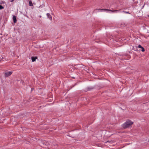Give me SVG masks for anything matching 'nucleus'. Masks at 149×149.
I'll use <instances>...</instances> for the list:
<instances>
[{
	"label": "nucleus",
	"instance_id": "f257e3e1",
	"mask_svg": "<svg viewBox=\"0 0 149 149\" xmlns=\"http://www.w3.org/2000/svg\"><path fill=\"white\" fill-rule=\"evenodd\" d=\"M133 124V123L131 120H128L123 124V127L124 128H126L131 126Z\"/></svg>",
	"mask_w": 149,
	"mask_h": 149
},
{
	"label": "nucleus",
	"instance_id": "f03ea898",
	"mask_svg": "<svg viewBox=\"0 0 149 149\" xmlns=\"http://www.w3.org/2000/svg\"><path fill=\"white\" fill-rule=\"evenodd\" d=\"M97 10H100L99 11H100V12L102 11L103 10H107L111 11H112L113 12H114L115 13H118V12L120 11V10H111L106 9H97Z\"/></svg>",
	"mask_w": 149,
	"mask_h": 149
},
{
	"label": "nucleus",
	"instance_id": "7ed1b4c3",
	"mask_svg": "<svg viewBox=\"0 0 149 149\" xmlns=\"http://www.w3.org/2000/svg\"><path fill=\"white\" fill-rule=\"evenodd\" d=\"M13 72L12 71H6L4 72L5 76L7 77H8L9 76H10L13 73Z\"/></svg>",
	"mask_w": 149,
	"mask_h": 149
},
{
	"label": "nucleus",
	"instance_id": "20e7f679",
	"mask_svg": "<svg viewBox=\"0 0 149 149\" xmlns=\"http://www.w3.org/2000/svg\"><path fill=\"white\" fill-rule=\"evenodd\" d=\"M47 15L50 20H51L52 19V17L49 13H47Z\"/></svg>",
	"mask_w": 149,
	"mask_h": 149
},
{
	"label": "nucleus",
	"instance_id": "39448f33",
	"mask_svg": "<svg viewBox=\"0 0 149 149\" xmlns=\"http://www.w3.org/2000/svg\"><path fill=\"white\" fill-rule=\"evenodd\" d=\"M13 22L14 23H16L17 22V19L15 16H13Z\"/></svg>",
	"mask_w": 149,
	"mask_h": 149
},
{
	"label": "nucleus",
	"instance_id": "423d86ee",
	"mask_svg": "<svg viewBox=\"0 0 149 149\" xmlns=\"http://www.w3.org/2000/svg\"><path fill=\"white\" fill-rule=\"evenodd\" d=\"M37 58V57H31L32 61V62H34L35 61L36 59Z\"/></svg>",
	"mask_w": 149,
	"mask_h": 149
},
{
	"label": "nucleus",
	"instance_id": "0eeeda50",
	"mask_svg": "<svg viewBox=\"0 0 149 149\" xmlns=\"http://www.w3.org/2000/svg\"><path fill=\"white\" fill-rule=\"evenodd\" d=\"M29 6H33L32 3L31 1H29Z\"/></svg>",
	"mask_w": 149,
	"mask_h": 149
},
{
	"label": "nucleus",
	"instance_id": "6e6552de",
	"mask_svg": "<svg viewBox=\"0 0 149 149\" xmlns=\"http://www.w3.org/2000/svg\"><path fill=\"white\" fill-rule=\"evenodd\" d=\"M4 8L2 6L0 5V10H2Z\"/></svg>",
	"mask_w": 149,
	"mask_h": 149
},
{
	"label": "nucleus",
	"instance_id": "1a4fd4ad",
	"mask_svg": "<svg viewBox=\"0 0 149 149\" xmlns=\"http://www.w3.org/2000/svg\"><path fill=\"white\" fill-rule=\"evenodd\" d=\"M141 49V51L142 52H144L145 51V49H144V48L143 47H142Z\"/></svg>",
	"mask_w": 149,
	"mask_h": 149
},
{
	"label": "nucleus",
	"instance_id": "9d476101",
	"mask_svg": "<svg viewBox=\"0 0 149 149\" xmlns=\"http://www.w3.org/2000/svg\"><path fill=\"white\" fill-rule=\"evenodd\" d=\"M123 12L125 13H129L130 14V13H129L128 12H127V11H123Z\"/></svg>",
	"mask_w": 149,
	"mask_h": 149
},
{
	"label": "nucleus",
	"instance_id": "9b49d317",
	"mask_svg": "<svg viewBox=\"0 0 149 149\" xmlns=\"http://www.w3.org/2000/svg\"><path fill=\"white\" fill-rule=\"evenodd\" d=\"M138 47L139 48H141L142 47L140 45H139Z\"/></svg>",
	"mask_w": 149,
	"mask_h": 149
},
{
	"label": "nucleus",
	"instance_id": "f8f14e48",
	"mask_svg": "<svg viewBox=\"0 0 149 149\" xmlns=\"http://www.w3.org/2000/svg\"><path fill=\"white\" fill-rule=\"evenodd\" d=\"M10 0L11 2H12L14 0Z\"/></svg>",
	"mask_w": 149,
	"mask_h": 149
},
{
	"label": "nucleus",
	"instance_id": "ddd939ff",
	"mask_svg": "<svg viewBox=\"0 0 149 149\" xmlns=\"http://www.w3.org/2000/svg\"><path fill=\"white\" fill-rule=\"evenodd\" d=\"M148 142H149V140H148Z\"/></svg>",
	"mask_w": 149,
	"mask_h": 149
}]
</instances>
